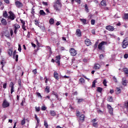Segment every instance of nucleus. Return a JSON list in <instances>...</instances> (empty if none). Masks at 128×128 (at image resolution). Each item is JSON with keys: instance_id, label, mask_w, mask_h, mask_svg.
<instances>
[{"instance_id": "774afa93", "label": "nucleus", "mask_w": 128, "mask_h": 128, "mask_svg": "<svg viewBox=\"0 0 128 128\" xmlns=\"http://www.w3.org/2000/svg\"><path fill=\"white\" fill-rule=\"evenodd\" d=\"M32 72H34V74H36V69H34L32 70Z\"/></svg>"}, {"instance_id": "5fc2aeb1", "label": "nucleus", "mask_w": 128, "mask_h": 128, "mask_svg": "<svg viewBox=\"0 0 128 128\" xmlns=\"http://www.w3.org/2000/svg\"><path fill=\"white\" fill-rule=\"evenodd\" d=\"M15 58H16V62H18V55L16 54L15 56Z\"/></svg>"}, {"instance_id": "0eeeda50", "label": "nucleus", "mask_w": 128, "mask_h": 128, "mask_svg": "<svg viewBox=\"0 0 128 128\" xmlns=\"http://www.w3.org/2000/svg\"><path fill=\"white\" fill-rule=\"evenodd\" d=\"M20 28V26L18 24H16L14 25V34H16L18 33V28Z\"/></svg>"}, {"instance_id": "49530a36", "label": "nucleus", "mask_w": 128, "mask_h": 128, "mask_svg": "<svg viewBox=\"0 0 128 128\" xmlns=\"http://www.w3.org/2000/svg\"><path fill=\"white\" fill-rule=\"evenodd\" d=\"M95 22H96V20H94L92 19L91 20V24H92V26H94V24Z\"/></svg>"}, {"instance_id": "e2e57ef3", "label": "nucleus", "mask_w": 128, "mask_h": 128, "mask_svg": "<svg viewBox=\"0 0 128 128\" xmlns=\"http://www.w3.org/2000/svg\"><path fill=\"white\" fill-rule=\"evenodd\" d=\"M128 58V54H126L124 55V58Z\"/></svg>"}, {"instance_id": "864d4df0", "label": "nucleus", "mask_w": 128, "mask_h": 128, "mask_svg": "<svg viewBox=\"0 0 128 128\" xmlns=\"http://www.w3.org/2000/svg\"><path fill=\"white\" fill-rule=\"evenodd\" d=\"M56 114V112H50V116H54Z\"/></svg>"}, {"instance_id": "1a4fd4ad", "label": "nucleus", "mask_w": 128, "mask_h": 128, "mask_svg": "<svg viewBox=\"0 0 128 128\" xmlns=\"http://www.w3.org/2000/svg\"><path fill=\"white\" fill-rule=\"evenodd\" d=\"M10 94H12V92H14V84L12 82H10Z\"/></svg>"}, {"instance_id": "c85d7f7f", "label": "nucleus", "mask_w": 128, "mask_h": 128, "mask_svg": "<svg viewBox=\"0 0 128 128\" xmlns=\"http://www.w3.org/2000/svg\"><path fill=\"white\" fill-rule=\"evenodd\" d=\"M100 4L104 6H106V0H102L100 2Z\"/></svg>"}, {"instance_id": "603ef678", "label": "nucleus", "mask_w": 128, "mask_h": 128, "mask_svg": "<svg viewBox=\"0 0 128 128\" xmlns=\"http://www.w3.org/2000/svg\"><path fill=\"white\" fill-rule=\"evenodd\" d=\"M53 94L54 96H55V98H58V93H56L54 92H53Z\"/></svg>"}, {"instance_id": "09e8293b", "label": "nucleus", "mask_w": 128, "mask_h": 128, "mask_svg": "<svg viewBox=\"0 0 128 128\" xmlns=\"http://www.w3.org/2000/svg\"><path fill=\"white\" fill-rule=\"evenodd\" d=\"M16 50H14V52H13V58H16Z\"/></svg>"}, {"instance_id": "4d7b16f0", "label": "nucleus", "mask_w": 128, "mask_h": 128, "mask_svg": "<svg viewBox=\"0 0 128 128\" xmlns=\"http://www.w3.org/2000/svg\"><path fill=\"white\" fill-rule=\"evenodd\" d=\"M36 112H40V107H36Z\"/></svg>"}, {"instance_id": "2f4dec72", "label": "nucleus", "mask_w": 128, "mask_h": 128, "mask_svg": "<svg viewBox=\"0 0 128 128\" xmlns=\"http://www.w3.org/2000/svg\"><path fill=\"white\" fill-rule=\"evenodd\" d=\"M34 118L37 122V123L38 124H40V119H38V116L36 115V114H34Z\"/></svg>"}, {"instance_id": "f8f14e48", "label": "nucleus", "mask_w": 128, "mask_h": 128, "mask_svg": "<svg viewBox=\"0 0 128 128\" xmlns=\"http://www.w3.org/2000/svg\"><path fill=\"white\" fill-rule=\"evenodd\" d=\"M15 5L16 6V8H22V4L18 0L16 1Z\"/></svg>"}, {"instance_id": "6e6d98bb", "label": "nucleus", "mask_w": 128, "mask_h": 128, "mask_svg": "<svg viewBox=\"0 0 128 128\" xmlns=\"http://www.w3.org/2000/svg\"><path fill=\"white\" fill-rule=\"evenodd\" d=\"M20 22L22 26L26 24V22L24 20H20Z\"/></svg>"}, {"instance_id": "37998d69", "label": "nucleus", "mask_w": 128, "mask_h": 128, "mask_svg": "<svg viewBox=\"0 0 128 128\" xmlns=\"http://www.w3.org/2000/svg\"><path fill=\"white\" fill-rule=\"evenodd\" d=\"M84 102V99H78V104H80V102Z\"/></svg>"}, {"instance_id": "ea45409f", "label": "nucleus", "mask_w": 128, "mask_h": 128, "mask_svg": "<svg viewBox=\"0 0 128 128\" xmlns=\"http://www.w3.org/2000/svg\"><path fill=\"white\" fill-rule=\"evenodd\" d=\"M124 20H128V14H124Z\"/></svg>"}, {"instance_id": "bf43d9fd", "label": "nucleus", "mask_w": 128, "mask_h": 128, "mask_svg": "<svg viewBox=\"0 0 128 128\" xmlns=\"http://www.w3.org/2000/svg\"><path fill=\"white\" fill-rule=\"evenodd\" d=\"M112 80H113L114 82H118V80H116V78L115 76L113 77Z\"/></svg>"}, {"instance_id": "0e129e2a", "label": "nucleus", "mask_w": 128, "mask_h": 128, "mask_svg": "<svg viewBox=\"0 0 128 128\" xmlns=\"http://www.w3.org/2000/svg\"><path fill=\"white\" fill-rule=\"evenodd\" d=\"M99 58H100V60L102 59V58H104V54H100L99 56Z\"/></svg>"}, {"instance_id": "c756f323", "label": "nucleus", "mask_w": 128, "mask_h": 128, "mask_svg": "<svg viewBox=\"0 0 128 128\" xmlns=\"http://www.w3.org/2000/svg\"><path fill=\"white\" fill-rule=\"evenodd\" d=\"M44 91L46 92H47V94H48V92H50V86H46Z\"/></svg>"}, {"instance_id": "412c9836", "label": "nucleus", "mask_w": 128, "mask_h": 128, "mask_svg": "<svg viewBox=\"0 0 128 128\" xmlns=\"http://www.w3.org/2000/svg\"><path fill=\"white\" fill-rule=\"evenodd\" d=\"M74 1L76 2H77V4H80V0H71V2L72 4H74Z\"/></svg>"}, {"instance_id": "680f3d73", "label": "nucleus", "mask_w": 128, "mask_h": 128, "mask_svg": "<svg viewBox=\"0 0 128 128\" xmlns=\"http://www.w3.org/2000/svg\"><path fill=\"white\" fill-rule=\"evenodd\" d=\"M6 86H7L6 83L4 84H3V88H6Z\"/></svg>"}, {"instance_id": "39448f33", "label": "nucleus", "mask_w": 128, "mask_h": 128, "mask_svg": "<svg viewBox=\"0 0 128 128\" xmlns=\"http://www.w3.org/2000/svg\"><path fill=\"white\" fill-rule=\"evenodd\" d=\"M128 46V38H124L122 42V47L123 48H126V46Z\"/></svg>"}, {"instance_id": "dca6fc26", "label": "nucleus", "mask_w": 128, "mask_h": 128, "mask_svg": "<svg viewBox=\"0 0 128 128\" xmlns=\"http://www.w3.org/2000/svg\"><path fill=\"white\" fill-rule=\"evenodd\" d=\"M1 22L2 26H6V24H8V22H6V19L4 18H2V19L1 20Z\"/></svg>"}, {"instance_id": "a18cd8bd", "label": "nucleus", "mask_w": 128, "mask_h": 128, "mask_svg": "<svg viewBox=\"0 0 128 128\" xmlns=\"http://www.w3.org/2000/svg\"><path fill=\"white\" fill-rule=\"evenodd\" d=\"M92 126H94V128H96V126H98V122H93Z\"/></svg>"}, {"instance_id": "79ce46f5", "label": "nucleus", "mask_w": 128, "mask_h": 128, "mask_svg": "<svg viewBox=\"0 0 128 128\" xmlns=\"http://www.w3.org/2000/svg\"><path fill=\"white\" fill-rule=\"evenodd\" d=\"M108 82H106V80H104L103 81V84L104 86H107L108 85H106Z\"/></svg>"}, {"instance_id": "b1692460", "label": "nucleus", "mask_w": 128, "mask_h": 128, "mask_svg": "<svg viewBox=\"0 0 128 128\" xmlns=\"http://www.w3.org/2000/svg\"><path fill=\"white\" fill-rule=\"evenodd\" d=\"M115 92L116 94H120L121 90L120 88H116Z\"/></svg>"}, {"instance_id": "a19ab883", "label": "nucleus", "mask_w": 128, "mask_h": 128, "mask_svg": "<svg viewBox=\"0 0 128 128\" xmlns=\"http://www.w3.org/2000/svg\"><path fill=\"white\" fill-rule=\"evenodd\" d=\"M85 10L86 12H88V4H85Z\"/></svg>"}, {"instance_id": "69168bd1", "label": "nucleus", "mask_w": 128, "mask_h": 128, "mask_svg": "<svg viewBox=\"0 0 128 128\" xmlns=\"http://www.w3.org/2000/svg\"><path fill=\"white\" fill-rule=\"evenodd\" d=\"M4 2H6V4H10V0H4Z\"/></svg>"}, {"instance_id": "20e7f679", "label": "nucleus", "mask_w": 128, "mask_h": 128, "mask_svg": "<svg viewBox=\"0 0 128 128\" xmlns=\"http://www.w3.org/2000/svg\"><path fill=\"white\" fill-rule=\"evenodd\" d=\"M53 6L56 12H60V9L62 8V5L54 4Z\"/></svg>"}, {"instance_id": "423d86ee", "label": "nucleus", "mask_w": 128, "mask_h": 128, "mask_svg": "<svg viewBox=\"0 0 128 128\" xmlns=\"http://www.w3.org/2000/svg\"><path fill=\"white\" fill-rule=\"evenodd\" d=\"M70 56H76V50L74 48H70L69 50Z\"/></svg>"}, {"instance_id": "6ab92c4d", "label": "nucleus", "mask_w": 128, "mask_h": 128, "mask_svg": "<svg viewBox=\"0 0 128 128\" xmlns=\"http://www.w3.org/2000/svg\"><path fill=\"white\" fill-rule=\"evenodd\" d=\"M54 4L62 5V0H56V1L54 2Z\"/></svg>"}, {"instance_id": "a878e982", "label": "nucleus", "mask_w": 128, "mask_h": 128, "mask_svg": "<svg viewBox=\"0 0 128 128\" xmlns=\"http://www.w3.org/2000/svg\"><path fill=\"white\" fill-rule=\"evenodd\" d=\"M4 58H3L0 62V65L2 66V70H4Z\"/></svg>"}, {"instance_id": "c03bdc74", "label": "nucleus", "mask_w": 128, "mask_h": 128, "mask_svg": "<svg viewBox=\"0 0 128 128\" xmlns=\"http://www.w3.org/2000/svg\"><path fill=\"white\" fill-rule=\"evenodd\" d=\"M98 42H95V44L94 45V48H98Z\"/></svg>"}, {"instance_id": "7c9ffc66", "label": "nucleus", "mask_w": 128, "mask_h": 128, "mask_svg": "<svg viewBox=\"0 0 128 128\" xmlns=\"http://www.w3.org/2000/svg\"><path fill=\"white\" fill-rule=\"evenodd\" d=\"M40 16H46V14L44 10H40Z\"/></svg>"}, {"instance_id": "052dcab7", "label": "nucleus", "mask_w": 128, "mask_h": 128, "mask_svg": "<svg viewBox=\"0 0 128 128\" xmlns=\"http://www.w3.org/2000/svg\"><path fill=\"white\" fill-rule=\"evenodd\" d=\"M37 96L38 98H42V95L40 94V93L37 92Z\"/></svg>"}, {"instance_id": "5701e85b", "label": "nucleus", "mask_w": 128, "mask_h": 128, "mask_svg": "<svg viewBox=\"0 0 128 128\" xmlns=\"http://www.w3.org/2000/svg\"><path fill=\"white\" fill-rule=\"evenodd\" d=\"M94 68L95 70H100V64H96L94 66Z\"/></svg>"}, {"instance_id": "6e6552de", "label": "nucleus", "mask_w": 128, "mask_h": 128, "mask_svg": "<svg viewBox=\"0 0 128 128\" xmlns=\"http://www.w3.org/2000/svg\"><path fill=\"white\" fill-rule=\"evenodd\" d=\"M2 108H8L10 106V102H8L6 100H4L2 103Z\"/></svg>"}, {"instance_id": "9d476101", "label": "nucleus", "mask_w": 128, "mask_h": 128, "mask_svg": "<svg viewBox=\"0 0 128 128\" xmlns=\"http://www.w3.org/2000/svg\"><path fill=\"white\" fill-rule=\"evenodd\" d=\"M106 29L107 30H109V32H114V26H106Z\"/></svg>"}, {"instance_id": "4468645a", "label": "nucleus", "mask_w": 128, "mask_h": 128, "mask_svg": "<svg viewBox=\"0 0 128 128\" xmlns=\"http://www.w3.org/2000/svg\"><path fill=\"white\" fill-rule=\"evenodd\" d=\"M85 44L87 46H90L92 44V42H90V40L88 38H86L85 40Z\"/></svg>"}, {"instance_id": "aec40b11", "label": "nucleus", "mask_w": 128, "mask_h": 128, "mask_svg": "<svg viewBox=\"0 0 128 128\" xmlns=\"http://www.w3.org/2000/svg\"><path fill=\"white\" fill-rule=\"evenodd\" d=\"M8 56H12V48H10V49L8 50Z\"/></svg>"}, {"instance_id": "8fccbe9b", "label": "nucleus", "mask_w": 128, "mask_h": 128, "mask_svg": "<svg viewBox=\"0 0 128 128\" xmlns=\"http://www.w3.org/2000/svg\"><path fill=\"white\" fill-rule=\"evenodd\" d=\"M31 14L33 16L34 15V8H32V11H31Z\"/></svg>"}, {"instance_id": "f704fd0d", "label": "nucleus", "mask_w": 128, "mask_h": 128, "mask_svg": "<svg viewBox=\"0 0 128 128\" xmlns=\"http://www.w3.org/2000/svg\"><path fill=\"white\" fill-rule=\"evenodd\" d=\"M124 72L125 74H128V70L127 68H124Z\"/></svg>"}, {"instance_id": "c9c22d12", "label": "nucleus", "mask_w": 128, "mask_h": 128, "mask_svg": "<svg viewBox=\"0 0 128 128\" xmlns=\"http://www.w3.org/2000/svg\"><path fill=\"white\" fill-rule=\"evenodd\" d=\"M44 126L46 128H48V122L46 120L44 121Z\"/></svg>"}, {"instance_id": "393cba45", "label": "nucleus", "mask_w": 128, "mask_h": 128, "mask_svg": "<svg viewBox=\"0 0 128 128\" xmlns=\"http://www.w3.org/2000/svg\"><path fill=\"white\" fill-rule=\"evenodd\" d=\"M79 82L80 83H81L82 84H84L85 82L84 81V79L82 78H81L80 80H79Z\"/></svg>"}, {"instance_id": "f03ea898", "label": "nucleus", "mask_w": 128, "mask_h": 128, "mask_svg": "<svg viewBox=\"0 0 128 128\" xmlns=\"http://www.w3.org/2000/svg\"><path fill=\"white\" fill-rule=\"evenodd\" d=\"M76 116L82 122H84V114H81L80 112H77Z\"/></svg>"}, {"instance_id": "ddd939ff", "label": "nucleus", "mask_w": 128, "mask_h": 128, "mask_svg": "<svg viewBox=\"0 0 128 128\" xmlns=\"http://www.w3.org/2000/svg\"><path fill=\"white\" fill-rule=\"evenodd\" d=\"M122 86H126V84H128V81L126 80V78L124 77L122 78Z\"/></svg>"}, {"instance_id": "9b49d317", "label": "nucleus", "mask_w": 128, "mask_h": 128, "mask_svg": "<svg viewBox=\"0 0 128 128\" xmlns=\"http://www.w3.org/2000/svg\"><path fill=\"white\" fill-rule=\"evenodd\" d=\"M55 62L60 66V55H58L56 56Z\"/></svg>"}, {"instance_id": "4c0bfd02", "label": "nucleus", "mask_w": 128, "mask_h": 128, "mask_svg": "<svg viewBox=\"0 0 128 128\" xmlns=\"http://www.w3.org/2000/svg\"><path fill=\"white\" fill-rule=\"evenodd\" d=\"M46 110V106L45 105H43L41 107V110Z\"/></svg>"}, {"instance_id": "58836bf2", "label": "nucleus", "mask_w": 128, "mask_h": 128, "mask_svg": "<svg viewBox=\"0 0 128 128\" xmlns=\"http://www.w3.org/2000/svg\"><path fill=\"white\" fill-rule=\"evenodd\" d=\"M21 124L22 126H24L26 124V120L24 118L21 121Z\"/></svg>"}, {"instance_id": "7ed1b4c3", "label": "nucleus", "mask_w": 128, "mask_h": 128, "mask_svg": "<svg viewBox=\"0 0 128 128\" xmlns=\"http://www.w3.org/2000/svg\"><path fill=\"white\" fill-rule=\"evenodd\" d=\"M8 14H10L9 16H8V20H14L16 18V15L12 12L10 11L8 12Z\"/></svg>"}, {"instance_id": "473e14b6", "label": "nucleus", "mask_w": 128, "mask_h": 128, "mask_svg": "<svg viewBox=\"0 0 128 128\" xmlns=\"http://www.w3.org/2000/svg\"><path fill=\"white\" fill-rule=\"evenodd\" d=\"M80 22H82V24H86V19H80Z\"/></svg>"}, {"instance_id": "338daca9", "label": "nucleus", "mask_w": 128, "mask_h": 128, "mask_svg": "<svg viewBox=\"0 0 128 128\" xmlns=\"http://www.w3.org/2000/svg\"><path fill=\"white\" fill-rule=\"evenodd\" d=\"M34 22H35V24H36V26H38V20H35Z\"/></svg>"}, {"instance_id": "2eb2a0df", "label": "nucleus", "mask_w": 128, "mask_h": 128, "mask_svg": "<svg viewBox=\"0 0 128 128\" xmlns=\"http://www.w3.org/2000/svg\"><path fill=\"white\" fill-rule=\"evenodd\" d=\"M76 34L77 36H82V31H80V30L77 29L76 30Z\"/></svg>"}, {"instance_id": "f257e3e1", "label": "nucleus", "mask_w": 128, "mask_h": 128, "mask_svg": "<svg viewBox=\"0 0 128 128\" xmlns=\"http://www.w3.org/2000/svg\"><path fill=\"white\" fill-rule=\"evenodd\" d=\"M104 44H108V42L102 41V42L100 43L98 45V50H104Z\"/></svg>"}, {"instance_id": "a211bd4d", "label": "nucleus", "mask_w": 128, "mask_h": 128, "mask_svg": "<svg viewBox=\"0 0 128 128\" xmlns=\"http://www.w3.org/2000/svg\"><path fill=\"white\" fill-rule=\"evenodd\" d=\"M8 12L6 11L3 12V18H8Z\"/></svg>"}, {"instance_id": "13d9d810", "label": "nucleus", "mask_w": 128, "mask_h": 128, "mask_svg": "<svg viewBox=\"0 0 128 128\" xmlns=\"http://www.w3.org/2000/svg\"><path fill=\"white\" fill-rule=\"evenodd\" d=\"M22 28L24 30H26V24L22 25Z\"/></svg>"}, {"instance_id": "de8ad7c7", "label": "nucleus", "mask_w": 128, "mask_h": 128, "mask_svg": "<svg viewBox=\"0 0 128 128\" xmlns=\"http://www.w3.org/2000/svg\"><path fill=\"white\" fill-rule=\"evenodd\" d=\"M18 50L20 52H22V46H20V44H18Z\"/></svg>"}, {"instance_id": "e433bc0d", "label": "nucleus", "mask_w": 128, "mask_h": 128, "mask_svg": "<svg viewBox=\"0 0 128 128\" xmlns=\"http://www.w3.org/2000/svg\"><path fill=\"white\" fill-rule=\"evenodd\" d=\"M96 80H94L92 83V88L96 86Z\"/></svg>"}, {"instance_id": "4be33fe9", "label": "nucleus", "mask_w": 128, "mask_h": 128, "mask_svg": "<svg viewBox=\"0 0 128 128\" xmlns=\"http://www.w3.org/2000/svg\"><path fill=\"white\" fill-rule=\"evenodd\" d=\"M54 76L56 80H58V74L56 72H54Z\"/></svg>"}, {"instance_id": "72a5a7b5", "label": "nucleus", "mask_w": 128, "mask_h": 128, "mask_svg": "<svg viewBox=\"0 0 128 128\" xmlns=\"http://www.w3.org/2000/svg\"><path fill=\"white\" fill-rule=\"evenodd\" d=\"M50 24H54V18H52L50 20Z\"/></svg>"}, {"instance_id": "3c124183", "label": "nucleus", "mask_w": 128, "mask_h": 128, "mask_svg": "<svg viewBox=\"0 0 128 128\" xmlns=\"http://www.w3.org/2000/svg\"><path fill=\"white\" fill-rule=\"evenodd\" d=\"M124 106H125V108H126V110H128V102H125Z\"/></svg>"}, {"instance_id": "bb28decb", "label": "nucleus", "mask_w": 128, "mask_h": 128, "mask_svg": "<svg viewBox=\"0 0 128 128\" xmlns=\"http://www.w3.org/2000/svg\"><path fill=\"white\" fill-rule=\"evenodd\" d=\"M114 100L112 96H109L107 99V100L108 102H112V100Z\"/></svg>"}, {"instance_id": "f3484780", "label": "nucleus", "mask_w": 128, "mask_h": 128, "mask_svg": "<svg viewBox=\"0 0 128 128\" xmlns=\"http://www.w3.org/2000/svg\"><path fill=\"white\" fill-rule=\"evenodd\" d=\"M107 108H108L109 112H114V109L112 108V106H110V105L108 104Z\"/></svg>"}, {"instance_id": "cd10ccee", "label": "nucleus", "mask_w": 128, "mask_h": 128, "mask_svg": "<svg viewBox=\"0 0 128 128\" xmlns=\"http://www.w3.org/2000/svg\"><path fill=\"white\" fill-rule=\"evenodd\" d=\"M96 92H98L102 93V88L100 87H98L96 89Z\"/></svg>"}]
</instances>
